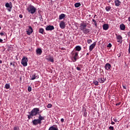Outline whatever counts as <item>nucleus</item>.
Segmentation results:
<instances>
[{"instance_id":"nucleus-54","label":"nucleus","mask_w":130,"mask_h":130,"mask_svg":"<svg viewBox=\"0 0 130 130\" xmlns=\"http://www.w3.org/2000/svg\"><path fill=\"white\" fill-rule=\"evenodd\" d=\"M1 29H2V27L0 26V30H1Z\"/></svg>"},{"instance_id":"nucleus-6","label":"nucleus","mask_w":130,"mask_h":130,"mask_svg":"<svg viewBox=\"0 0 130 130\" xmlns=\"http://www.w3.org/2000/svg\"><path fill=\"white\" fill-rule=\"evenodd\" d=\"M28 28L29 29L26 31V34H27V35H31V34L33 33V28H32L31 26H29Z\"/></svg>"},{"instance_id":"nucleus-22","label":"nucleus","mask_w":130,"mask_h":130,"mask_svg":"<svg viewBox=\"0 0 130 130\" xmlns=\"http://www.w3.org/2000/svg\"><path fill=\"white\" fill-rule=\"evenodd\" d=\"M64 18H66V15L64 14H61L59 16V20H62Z\"/></svg>"},{"instance_id":"nucleus-27","label":"nucleus","mask_w":130,"mask_h":130,"mask_svg":"<svg viewBox=\"0 0 130 130\" xmlns=\"http://www.w3.org/2000/svg\"><path fill=\"white\" fill-rule=\"evenodd\" d=\"M39 33H41V34H43V33H44V29L40 28L39 30Z\"/></svg>"},{"instance_id":"nucleus-35","label":"nucleus","mask_w":130,"mask_h":130,"mask_svg":"<svg viewBox=\"0 0 130 130\" xmlns=\"http://www.w3.org/2000/svg\"><path fill=\"white\" fill-rule=\"evenodd\" d=\"M88 44H90V43H92V40H87Z\"/></svg>"},{"instance_id":"nucleus-10","label":"nucleus","mask_w":130,"mask_h":130,"mask_svg":"<svg viewBox=\"0 0 130 130\" xmlns=\"http://www.w3.org/2000/svg\"><path fill=\"white\" fill-rule=\"evenodd\" d=\"M116 36L117 42H122V37H121V36L116 34Z\"/></svg>"},{"instance_id":"nucleus-36","label":"nucleus","mask_w":130,"mask_h":130,"mask_svg":"<svg viewBox=\"0 0 130 130\" xmlns=\"http://www.w3.org/2000/svg\"><path fill=\"white\" fill-rule=\"evenodd\" d=\"M112 46V45H111V43H109L107 46V47H109V48H110V47H111Z\"/></svg>"},{"instance_id":"nucleus-47","label":"nucleus","mask_w":130,"mask_h":130,"mask_svg":"<svg viewBox=\"0 0 130 130\" xmlns=\"http://www.w3.org/2000/svg\"><path fill=\"white\" fill-rule=\"evenodd\" d=\"M128 53H130V46H129V49H128Z\"/></svg>"},{"instance_id":"nucleus-33","label":"nucleus","mask_w":130,"mask_h":130,"mask_svg":"<svg viewBox=\"0 0 130 130\" xmlns=\"http://www.w3.org/2000/svg\"><path fill=\"white\" fill-rule=\"evenodd\" d=\"M109 128L110 130H114V127H113L112 126H110Z\"/></svg>"},{"instance_id":"nucleus-56","label":"nucleus","mask_w":130,"mask_h":130,"mask_svg":"<svg viewBox=\"0 0 130 130\" xmlns=\"http://www.w3.org/2000/svg\"><path fill=\"white\" fill-rule=\"evenodd\" d=\"M62 49H63V48H62Z\"/></svg>"},{"instance_id":"nucleus-25","label":"nucleus","mask_w":130,"mask_h":130,"mask_svg":"<svg viewBox=\"0 0 130 130\" xmlns=\"http://www.w3.org/2000/svg\"><path fill=\"white\" fill-rule=\"evenodd\" d=\"M74 6L75 8H79V7H81V3H75Z\"/></svg>"},{"instance_id":"nucleus-42","label":"nucleus","mask_w":130,"mask_h":130,"mask_svg":"<svg viewBox=\"0 0 130 130\" xmlns=\"http://www.w3.org/2000/svg\"><path fill=\"white\" fill-rule=\"evenodd\" d=\"M10 66H13V67H15V64L13 63L12 62L10 63Z\"/></svg>"},{"instance_id":"nucleus-5","label":"nucleus","mask_w":130,"mask_h":130,"mask_svg":"<svg viewBox=\"0 0 130 130\" xmlns=\"http://www.w3.org/2000/svg\"><path fill=\"white\" fill-rule=\"evenodd\" d=\"M21 64L23 67H27L28 66V58L24 56L21 60Z\"/></svg>"},{"instance_id":"nucleus-18","label":"nucleus","mask_w":130,"mask_h":130,"mask_svg":"<svg viewBox=\"0 0 130 130\" xmlns=\"http://www.w3.org/2000/svg\"><path fill=\"white\" fill-rule=\"evenodd\" d=\"M103 28L104 30H108V28H109V25L107 24H105L103 25Z\"/></svg>"},{"instance_id":"nucleus-32","label":"nucleus","mask_w":130,"mask_h":130,"mask_svg":"<svg viewBox=\"0 0 130 130\" xmlns=\"http://www.w3.org/2000/svg\"><path fill=\"white\" fill-rule=\"evenodd\" d=\"M28 92H31V91H32V88L31 87V86H28Z\"/></svg>"},{"instance_id":"nucleus-19","label":"nucleus","mask_w":130,"mask_h":130,"mask_svg":"<svg viewBox=\"0 0 130 130\" xmlns=\"http://www.w3.org/2000/svg\"><path fill=\"white\" fill-rule=\"evenodd\" d=\"M99 82H100L101 83H103L105 82V79L104 77H101L98 79Z\"/></svg>"},{"instance_id":"nucleus-31","label":"nucleus","mask_w":130,"mask_h":130,"mask_svg":"<svg viewBox=\"0 0 130 130\" xmlns=\"http://www.w3.org/2000/svg\"><path fill=\"white\" fill-rule=\"evenodd\" d=\"M47 108H51L52 107V105L51 104H49L47 106Z\"/></svg>"},{"instance_id":"nucleus-3","label":"nucleus","mask_w":130,"mask_h":130,"mask_svg":"<svg viewBox=\"0 0 130 130\" xmlns=\"http://www.w3.org/2000/svg\"><path fill=\"white\" fill-rule=\"evenodd\" d=\"M26 10L29 14L33 15L36 13L37 9H36V8H35L33 5H29L27 7Z\"/></svg>"},{"instance_id":"nucleus-28","label":"nucleus","mask_w":130,"mask_h":130,"mask_svg":"<svg viewBox=\"0 0 130 130\" xmlns=\"http://www.w3.org/2000/svg\"><path fill=\"white\" fill-rule=\"evenodd\" d=\"M93 83L94 85H95V86H98V84L99 82H98V81L97 80H94L93 81Z\"/></svg>"},{"instance_id":"nucleus-24","label":"nucleus","mask_w":130,"mask_h":130,"mask_svg":"<svg viewBox=\"0 0 130 130\" xmlns=\"http://www.w3.org/2000/svg\"><path fill=\"white\" fill-rule=\"evenodd\" d=\"M120 30H125V25H124V24H121L120 25Z\"/></svg>"},{"instance_id":"nucleus-41","label":"nucleus","mask_w":130,"mask_h":130,"mask_svg":"<svg viewBox=\"0 0 130 130\" xmlns=\"http://www.w3.org/2000/svg\"><path fill=\"white\" fill-rule=\"evenodd\" d=\"M60 121L61 122H63V121H64V119L63 118H61Z\"/></svg>"},{"instance_id":"nucleus-15","label":"nucleus","mask_w":130,"mask_h":130,"mask_svg":"<svg viewBox=\"0 0 130 130\" xmlns=\"http://www.w3.org/2000/svg\"><path fill=\"white\" fill-rule=\"evenodd\" d=\"M44 118H45V116H41V114L39 115V118L38 119L39 120V121H40L41 123H42V120H44Z\"/></svg>"},{"instance_id":"nucleus-51","label":"nucleus","mask_w":130,"mask_h":130,"mask_svg":"<svg viewBox=\"0 0 130 130\" xmlns=\"http://www.w3.org/2000/svg\"><path fill=\"white\" fill-rule=\"evenodd\" d=\"M86 55H89V53H87Z\"/></svg>"},{"instance_id":"nucleus-21","label":"nucleus","mask_w":130,"mask_h":130,"mask_svg":"<svg viewBox=\"0 0 130 130\" xmlns=\"http://www.w3.org/2000/svg\"><path fill=\"white\" fill-rule=\"evenodd\" d=\"M75 49L76 51H81V50H82V47H81V46H77L76 47H75Z\"/></svg>"},{"instance_id":"nucleus-55","label":"nucleus","mask_w":130,"mask_h":130,"mask_svg":"<svg viewBox=\"0 0 130 130\" xmlns=\"http://www.w3.org/2000/svg\"><path fill=\"white\" fill-rule=\"evenodd\" d=\"M87 113H84V114H86Z\"/></svg>"},{"instance_id":"nucleus-13","label":"nucleus","mask_w":130,"mask_h":130,"mask_svg":"<svg viewBox=\"0 0 130 130\" xmlns=\"http://www.w3.org/2000/svg\"><path fill=\"white\" fill-rule=\"evenodd\" d=\"M105 69L107 71H109V70H110L111 69V64L109 63H107L105 66Z\"/></svg>"},{"instance_id":"nucleus-20","label":"nucleus","mask_w":130,"mask_h":130,"mask_svg":"<svg viewBox=\"0 0 130 130\" xmlns=\"http://www.w3.org/2000/svg\"><path fill=\"white\" fill-rule=\"evenodd\" d=\"M115 6L116 7H119V6H120V4H121V3H120V1H119V0H116L115 1Z\"/></svg>"},{"instance_id":"nucleus-34","label":"nucleus","mask_w":130,"mask_h":130,"mask_svg":"<svg viewBox=\"0 0 130 130\" xmlns=\"http://www.w3.org/2000/svg\"><path fill=\"white\" fill-rule=\"evenodd\" d=\"M0 35L1 36H6V33H5V32H1L0 33Z\"/></svg>"},{"instance_id":"nucleus-26","label":"nucleus","mask_w":130,"mask_h":130,"mask_svg":"<svg viewBox=\"0 0 130 130\" xmlns=\"http://www.w3.org/2000/svg\"><path fill=\"white\" fill-rule=\"evenodd\" d=\"M110 10H111V7L108 6V7H106V11H107V12H109V11H110Z\"/></svg>"},{"instance_id":"nucleus-52","label":"nucleus","mask_w":130,"mask_h":130,"mask_svg":"<svg viewBox=\"0 0 130 130\" xmlns=\"http://www.w3.org/2000/svg\"><path fill=\"white\" fill-rule=\"evenodd\" d=\"M129 46H130V40H129Z\"/></svg>"},{"instance_id":"nucleus-23","label":"nucleus","mask_w":130,"mask_h":130,"mask_svg":"<svg viewBox=\"0 0 130 130\" xmlns=\"http://www.w3.org/2000/svg\"><path fill=\"white\" fill-rule=\"evenodd\" d=\"M47 60L51 61V62H54V60H53V57L50 56L49 58H47Z\"/></svg>"},{"instance_id":"nucleus-44","label":"nucleus","mask_w":130,"mask_h":130,"mask_svg":"<svg viewBox=\"0 0 130 130\" xmlns=\"http://www.w3.org/2000/svg\"><path fill=\"white\" fill-rule=\"evenodd\" d=\"M122 87H123V89H126V87H125V85H122Z\"/></svg>"},{"instance_id":"nucleus-14","label":"nucleus","mask_w":130,"mask_h":130,"mask_svg":"<svg viewBox=\"0 0 130 130\" xmlns=\"http://www.w3.org/2000/svg\"><path fill=\"white\" fill-rule=\"evenodd\" d=\"M36 53L38 55H41V54L42 53V50L40 48L37 49Z\"/></svg>"},{"instance_id":"nucleus-9","label":"nucleus","mask_w":130,"mask_h":130,"mask_svg":"<svg viewBox=\"0 0 130 130\" xmlns=\"http://www.w3.org/2000/svg\"><path fill=\"white\" fill-rule=\"evenodd\" d=\"M46 31H52V30H54V26L53 25H49L46 28Z\"/></svg>"},{"instance_id":"nucleus-11","label":"nucleus","mask_w":130,"mask_h":130,"mask_svg":"<svg viewBox=\"0 0 130 130\" xmlns=\"http://www.w3.org/2000/svg\"><path fill=\"white\" fill-rule=\"evenodd\" d=\"M59 26L61 29H64L66 28V23L63 21H61L59 23Z\"/></svg>"},{"instance_id":"nucleus-16","label":"nucleus","mask_w":130,"mask_h":130,"mask_svg":"<svg viewBox=\"0 0 130 130\" xmlns=\"http://www.w3.org/2000/svg\"><path fill=\"white\" fill-rule=\"evenodd\" d=\"M49 130H58V128L57 126L53 125L49 128Z\"/></svg>"},{"instance_id":"nucleus-43","label":"nucleus","mask_w":130,"mask_h":130,"mask_svg":"<svg viewBox=\"0 0 130 130\" xmlns=\"http://www.w3.org/2000/svg\"><path fill=\"white\" fill-rule=\"evenodd\" d=\"M111 124H115V122H113V121H111Z\"/></svg>"},{"instance_id":"nucleus-12","label":"nucleus","mask_w":130,"mask_h":130,"mask_svg":"<svg viewBox=\"0 0 130 130\" xmlns=\"http://www.w3.org/2000/svg\"><path fill=\"white\" fill-rule=\"evenodd\" d=\"M96 46V42H94L92 44H91L90 46H89V51L91 52L92 51V50H93V49H94V48H95V47Z\"/></svg>"},{"instance_id":"nucleus-30","label":"nucleus","mask_w":130,"mask_h":130,"mask_svg":"<svg viewBox=\"0 0 130 130\" xmlns=\"http://www.w3.org/2000/svg\"><path fill=\"white\" fill-rule=\"evenodd\" d=\"M92 22H94L95 27H97V22H96V20H95V19H92Z\"/></svg>"},{"instance_id":"nucleus-38","label":"nucleus","mask_w":130,"mask_h":130,"mask_svg":"<svg viewBox=\"0 0 130 130\" xmlns=\"http://www.w3.org/2000/svg\"><path fill=\"white\" fill-rule=\"evenodd\" d=\"M76 70H77V71H81V69L80 67H77Z\"/></svg>"},{"instance_id":"nucleus-49","label":"nucleus","mask_w":130,"mask_h":130,"mask_svg":"<svg viewBox=\"0 0 130 130\" xmlns=\"http://www.w3.org/2000/svg\"><path fill=\"white\" fill-rule=\"evenodd\" d=\"M0 63H3V61H2V60H0Z\"/></svg>"},{"instance_id":"nucleus-7","label":"nucleus","mask_w":130,"mask_h":130,"mask_svg":"<svg viewBox=\"0 0 130 130\" xmlns=\"http://www.w3.org/2000/svg\"><path fill=\"white\" fill-rule=\"evenodd\" d=\"M34 125H37V124H41L40 121L38 119H34L32 121Z\"/></svg>"},{"instance_id":"nucleus-46","label":"nucleus","mask_w":130,"mask_h":130,"mask_svg":"<svg viewBox=\"0 0 130 130\" xmlns=\"http://www.w3.org/2000/svg\"><path fill=\"white\" fill-rule=\"evenodd\" d=\"M3 41V39H0V42L1 43H2Z\"/></svg>"},{"instance_id":"nucleus-39","label":"nucleus","mask_w":130,"mask_h":130,"mask_svg":"<svg viewBox=\"0 0 130 130\" xmlns=\"http://www.w3.org/2000/svg\"><path fill=\"white\" fill-rule=\"evenodd\" d=\"M13 129L14 130H19V128H18V127H14Z\"/></svg>"},{"instance_id":"nucleus-29","label":"nucleus","mask_w":130,"mask_h":130,"mask_svg":"<svg viewBox=\"0 0 130 130\" xmlns=\"http://www.w3.org/2000/svg\"><path fill=\"white\" fill-rule=\"evenodd\" d=\"M6 89H10V84L7 83L5 84Z\"/></svg>"},{"instance_id":"nucleus-37","label":"nucleus","mask_w":130,"mask_h":130,"mask_svg":"<svg viewBox=\"0 0 130 130\" xmlns=\"http://www.w3.org/2000/svg\"><path fill=\"white\" fill-rule=\"evenodd\" d=\"M113 119L114 121H115V122H117V119H116V118H114Z\"/></svg>"},{"instance_id":"nucleus-8","label":"nucleus","mask_w":130,"mask_h":130,"mask_svg":"<svg viewBox=\"0 0 130 130\" xmlns=\"http://www.w3.org/2000/svg\"><path fill=\"white\" fill-rule=\"evenodd\" d=\"M5 7H6V8H9V9H8V11H9V12H11V10H12V8L13 7V6L12 5V3H6L5 5Z\"/></svg>"},{"instance_id":"nucleus-17","label":"nucleus","mask_w":130,"mask_h":130,"mask_svg":"<svg viewBox=\"0 0 130 130\" xmlns=\"http://www.w3.org/2000/svg\"><path fill=\"white\" fill-rule=\"evenodd\" d=\"M30 80L31 81H33L34 80H35V79H36V78H37V76H36V74H33L31 75H30Z\"/></svg>"},{"instance_id":"nucleus-48","label":"nucleus","mask_w":130,"mask_h":130,"mask_svg":"<svg viewBox=\"0 0 130 130\" xmlns=\"http://www.w3.org/2000/svg\"><path fill=\"white\" fill-rule=\"evenodd\" d=\"M128 21L130 22V16L128 18Z\"/></svg>"},{"instance_id":"nucleus-50","label":"nucleus","mask_w":130,"mask_h":130,"mask_svg":"<svg viewBox=\"0 0 130 130\" xmlns=\"http://www.w3.org/2000/svg\"><path fill=\"white\" fill-rule=\"evenodd\" d=\"M1 105H2V102L1 101H0V106H1Z\"/></svg>"},{"instance_id":"nucleus-4","label":"nucleus","mask_w":130,"mask_h":130,"mask_svg":"<svg viewBox=\"0 0 130 130\" xmlns=\"http://www.w3.org/2000/svg\"><path fill=\"white\" fill-rule=\"evenodd\" d=\"M71 54L73 62H76V61H77V59L79 58V52L76 51H73L71 53Z\"/></svg>"},{"instance_id":"nucleus-40","label":"nucleus","mask_w":130,"mask_h":130,"mask_svg":"<svg viewBox=\"0 0 130 130\" xmlns=\"http://www.w3.org/2000/svg\"><path fill=\"white\" fill-rule=\"evenodd\" d=\"M120 104H121V103L119 102V103H118L116 104V106H119Z\"/></svg>"},{"instance_id":"nucleus-2","label":"nucleus","mask_w":130,"mask_h":130,"mask_svg":"<svg viewBox=\"0 0 130 130\" xmlns=\"http://www.w3.org/2000/svg\"><path fill=\"white\" fill-rule=\"evenodd\" d=\"M87 24L83 22L80 24V29L81 31H83L84 34H88L90 32V29L86 28Z\"/></svg>"},{"instance_id":"nucleus-53","label":"nucleus","mask_w":130,"mask_h":130,"mask_svg":"<svg viewBox=\"0 0 130 130\" xmlns=\"http://www.w3.org/2000/svg\"><path fill=\"white\" fill-rule=\"evenodd\" d=\"M95 17H96V15H94V18H95Z\"/></svg>"},{"instance_id":"nucleus-1","label":"nucleus","mask_w":130,"mask_h":130,"mask_svg":"<svg viewBox=\"0 0 130 130\" xmlns=\"http://www.w3.org/2000/svg\"><path fill=\"white\" fill-rule=\"evenodd\" d=\"M38 112H39V108H34L30 112H28L29 115H27L28 119L32 118V116L37 115Z\"/></svg>"},{"instance_id":"nucleus-45","label":"nucleus","mask_w":130,"mask_h":130,"mask_svg":"<svg viewBox=\"0 0 130 130\" xmlns=\"http://www.w3.org/2000/svg\"><path fill=\"white\" fill-rule=\"evenodd\" d=\"M19 18H23V15H19Z\"/></svg>"}]
</instances>
